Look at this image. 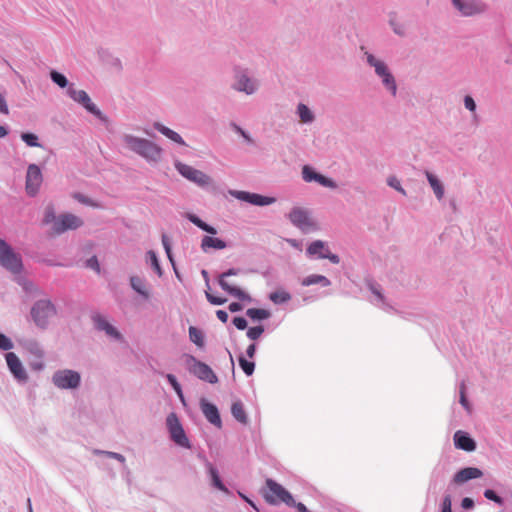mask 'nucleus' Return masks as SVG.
Returning <instances> with one entry per match:
<instances>
[{
    "label": "nucleus",
    "instance_id": "1",
    "mask_svg": "<svg viewBox=\"0 0 512 512\" xmlns=\"http://www.w3.org/2000/svg\"><path fill=\"white\" fill-rule=\"evenodd\" d=\"M121 139L127 149L138 154L147 161L158 162L160 160L162 149L154 142L131 134H123Z\"/></svg>",
    "mask_w": 512,
    "mask_h": 512
},
{
    "label": "nucleus",
    "instance_id": "2",
    "mask_svg": "<svg viewBox=\"0 0 512 512\" xmlns=\"http://www.w3.org/2000/svg\"><path fill=\"white\" fill-rule=\"evenodd\" d=\"M360 49L363 51L364 59L367 65L374 69L375 75L381 80L384 88L388 90L392 96L395 97L397 95L396 79L386 62L367 51L364 46H361Z\"/></svg>",
    "mask_w": 512,
    "mask_h": 512
},
{
    "label": "nucleus",
    "instance_id": "3",
    "mask_svg": "<svg viewBox=\"0 0 512 512\" xmlns=\"http://www.w3.org/2000/svg\"><path fill=\"white\" fill-rule=\"evenodd\" d=\"M174 166L178 173L190 182L195 183L199 188L204 190H222V184L215 181L212 177L205 174L204 172L195 169L194 167L182 163L181 161H175Z\"/></svg>",
    "mask_w": 512,
    "mask_h": 512
},
{
    "label": "nucleus",
    "instance_id": "4",
    "mask_svg": "<svg viewBox=\"0 0 512 512\" xmlns=\"http://www.w3.org/2000/svg\"><path fill=\"white\" fill-rule=\"evenodd\" d=\"M231 88L246 95H253L259 90L260 81L252 76L248 69L237 67L234 69Z\"/></svg>",
    "mask_w": 512,
    "mask_h": 512
},
{
    "label": "nucleus",
    "instance_id": "5",
    "mask_svg": "<svg viewBox=\"0 0 512 512\" xmlns=\"http://www.w3.org/2000/svg\"><path fill=\"white\" fill-rule=\"evenodd\" d=\"M67 95L75 102L83 106L89 113L93 114L103 124H110L109 118L91 101V98L84 90H78L71 84L67 89Z\"/></svg>",
    "mask_w": 512,
    "mask_h": 512
},
{
    "label": "nucleus",
    "instance_id": "6",
    "mask_svg": "<svg viewBox=\"0 0 512 512\" xmlns=\"http://www.w3.org/2000/svg\"><path fill=\"white\" fill-rule=\"evenodd\" d=\"M263 496L269 504L285 503L288 506L295 505L292 495L280 484L272 479L266 480Z\"/></svg>",
    "mask_w": 512,
    "mask_h": 512
},
{
    "label": "nucleus",
    "instance_id": "7",
    "mask_svg": "<svg viewBox=\"0 0 512 512\" xmlns=\"http://www.w3.org/2000/svg\"><path fill=\"white\" fill-rule=\"evenodd\" d=\"M0 265L14 274L22 270L21 256L3 239H0Z\"/></svg>",
    "mask_w": 512,
    "mask_h": 512
},
{
    "label": "nucleus",
    "instance_id": "8",
    "mask_svg": "<svg viewBox=\"0 0 512 512\" xmlns=\"http://www.w3.org/2000/svg\"><path fill=\"white\" fill-rule=\"evenodd\" d=\"M80 381V374L69 369L56 371L52 377L53 384L60 389H76Z\"/></svg>",
    "mask_w": 512,
    "mask_h": 512
},
{
    "label": "nucleus",
    "instance_id": "9",
    "mask_svg": "<svg viewBox=\"0 0 512 512\" xmlns=\"http://www.w3.org/2000/svg\"><path fill=\"white\" fill-rule=\"evenodd\" d=\"M55 314L53 304L48 300H40L34 304L31 309V315L39 327H45L48 320Z\"/></svg>",
    "mask_w": 512,
    "mask_h": 512
},
{
    "label": "nucleus",
    "instance_id": "10",
    "mask_svg": "<svg viewBox=\"0 0 512 512\" xmlns=\"http://www.w3.org/2000/svg\"><path fill=\"white\" fill-rule=\"evenodd\" d=\"M171 439L179 446L190 448L189 440L175 413H170L166 419Z\"/></svg>",
    "mask_w": 512,
    "mask_h": 512
},
{
    "label": "nucleus",
    "instance_id": "11",
    "mask_svg": "<svg viewBox=\"0 0 512 512\" xmlns=\"http://www.w3.org/2000/svg\"><path fill=\"white\" fill-rule=\"evenodd\" d=\"M187 365L189 366L190 372L203 381H207L214 384L218 381L216 374L213 370L205 363L198 361L194 356H187Z\"/></svg>",
    "mask_w": 512,
    "mask_h": 512
},
{
    "label": "nucleus",
    "instance_id": "12",
    "mask_svg": "<svg viewBox=\"0 0 512 512\" xmlns=\"http://www.w3.org/2000/svg\"><path fill=\"white\" fill-rule=\"evenodd\" d=\"M455 9L464 17L481 14L486 11V5L479 0H451Z\"/></svg>",
    "mask_w": 512,
    "mask_h": 512
},
{
    "label": "nucleus",
    "instance_id": "13",
    "mask_svg": "<svg viewBox=\"0 0 512 512\" xmlns=\"http://www.w3.org/2000/svg\"><path fill=\"white\" fill-rule=\"evenodd\" d=\"M83 225V220L70 213L61 214L52 226L55 234L64 233L67 230H75Z\"/></svg>",
    "mask_w": 512,
    "mask_h": 512
},
{
    "label": "nucleus",
    "instance_id": "14",
    "mask_svg": "<svg viewBox=\"0 0 512 512\" xmlns=\"http://www.w3.org/2000/svg\"><path fill=\"white\" fill-rule=\"evenodd\" d=\"M307 253L321 259L327 258L334 264H338L340 261L339 257L335 254H331L326 244L320 240L312 242L307 248Z\"/></svg>",
    "mask_w": 512,
    "mask_h": 512
},
{
    "label": "nucleus",
    "instance_id": "15",
    "mask_svg": "<svg viewBox=\"0 0 512 512\" xmlns=\"http://www.w3.org/2000/svg\"><path fill=\"white\" fill-rule=\"evenodd\" d=\"M42 173L36 164H30L26 173V190L27 192H37L42 183Z\"/></svg>",
    "mask_w": 512,
    "mask_h": 512
},
{
    "label": "nucleus",
    "instance_id": "16",
    "mask_svg": "<svg viewBox=\"0 0 512 512\" xmlns=\"http://www.w3.org/2000/svg\"><path fill=\"white\" fill-rule=\"evenodd\" d=\"M289 218L294 225L298 226L302 230H307L314 227V222L310 218L308 212L302 208H294L290 212Z\"/></svg>",
    "mask_w": 512,
    "mask_h": 512
},
{
    "label": "nucleus",
    "instance_id": "17",
    "mask_svg": "<svg viewBox=\"0 0 512 512\" xmlns=\"http://www.w3.org/2000/svg\"><path fill=\"white\" fill-rule=\"evenodd\" d=\"M5 358L8 368L14 377L19 381H26L28 376L18 356L13 352H8Z\"/></svg>",
    "mask_w": 512,
    "mask_h": 512
},
{
    "label": "nucleus",
    "instance_id": "18",
    "mask_svg": "<svg viewBox=\"0 0 512 512\" xmlns=\"http://www.w3.org/2000/svg\"><path fill=\"white\" fill-rule=\"evenodd\" d=\"M236 272L234 269H230L227 272H224L219 277V285L223 290L236 297L239 300H250V297L240 288L230 285L226 278L230 275H235Z\"/></svg>",
    "mask_w": 512,
    "mask_h": 512
},
{
    "label": "nucleus",
    "instance_id": "19",
    "mask_svg": "<svg viewBox=\"0 0 512 512\" xmlns=\"http://www.w3.org/2000/svg\"><path fill=\"white\" fill-rule=\"evenodd\" d=\"M200 407H201V411L204 414L205 418L211 424L215 425L218 428H221L222 422H221V418H220V414H219L218 408L214 404L209 403L205 399H201Z\"/></svg>",
    "mask_w": 512,
    "mask_h": 512
},
{
    "label": "nucleus",
    "instance_id": "20",
    "mask_svg": "<svg viewBox=\"0 0 512 512\" xmlns=\"http://www.w3.org/2000/svg\"><path fill=\"white\" fill-rule=\"evenodd\" d=\"M483 475L482 471L475 467H467L458 471L453 478L454 483L462 484L468 480L480 478Z\"/></svg>",
    "mask_w": 512,
    "mask_h": 512
},
{
    "label": "nucleus",
    "instance_id": "21",
    "mask_svg": "<svg viewBox=\"0 0 512 512\" xmlns=\"http://www.w3.org/2000/svg\"><path fill=\"white\" fill-rule=\"evenodd\" d=\"M238 199L253 205L265 206L275 202V198L262 194H234Z\"/></svg>",
    "mask_w": 512,
    "mask_h": 512
},
{
    "label": "nucleus",
    "instance_id": "22",
    "mask_svg": "<svg viewBox=\"0 0 512 512\" xmlns=\"http://www.w3.org/2000/svg\"><path fill=\"white\" fill-rule=\"evenodd\" d=\"M93 321L97 329L105 331V333L115 339H120L121 335L117 329L112 326L103 316L97 314L93 316Z\"/></svg>",
    "mask_w": 512,
    "mask_h": 512
},
{
    "label": "nucleus",
    "instance_id": "23",
    "mask_svg": "<svg viewBox=\"0 0 512 512\" xmlns=\"http://www.w3.org/2000/svg\"><path fill=\"white\" fill-rule=\"evenodd\" d=\"M454 442L457 448L462 449L464 451L470 452L474 451L476 448L475 441L462 431H457L454 434Z\"/></svg>",
    "mask_w": 512,
    "mask_h": 512
},
{
    "label": "nucleus",
    "instance_id": "24",
    "mask_svg": "<svg viewBox=\"0 0 512 512\" xmlns=\"http://www.w3.org/2000/svg\"><path fill=\"white\" fill-rule=\"evenodd\" d=\"M153 127L158 132H160L161 134H163L164 136H166L167 138H169L173 142H175V143H177L179 145H182V146H186V142L184 141V139L181 137L180 134H178L177 132L173 131L172 129L164 126L160 122H155L153 124Z\"/></svg>",
    "mask_w": 512,
    "mask_h": 512
},
{
    "label": "nucleus",
    "instance_id": "25",
    "mask_svg": "<svg viewBox=\"0 0 512 512\" xmlns=\"http://www.w3.org/2000/svg\"><path fill=\"white\" fill-rule=\"evenodd\" d=\"M388 24L395 35H397L399 37L407 36V27L404 23L400 22L397 19L396 13L389 14Z\"/></svg>",
    "mask_w": 512,
    "mask_h": 512
},
{
    "label": "nucleus",
    "instance_id": "26",
    "mask_svg": "<svg viewBox=\"0 0 512 512\" xmlns=\"http://www.w3.org/2000/svg\"><path fill=\"white\" fill-rule=\"evenodd\" d=\"M296 113L300 118V121L305 124L312 123L315 120V115L311 109L303 104L299 103L296 108Z\"/></svg>",
    "mask_w": 512,
    "mask_h": 512
},
{
    "label": "nucleus",
    "instance_id": "27",
    "mask_svg": "<svg viewBox=\"0 0 512 512\" xmlns=\"http://www.w3.org/2000/svg\"><path fill=\"white\" fill-rule=\"evenodd\" d=\"M201 247L203 250H207L208 248H214V249L221 250V249L226 248V243L219 238L205 236L202 239Z\"/></svg>",
    "mask_w": 512,
    "mask_h": 512
},
{
    "label": "nucleus",
    "instance_id": "28",
    "mask_svg": "<svg viewBox=\"0 0 512 512\" xmlns=\"http://www.w3.org/2000/svg\"><path fill=\"white\" fill-rule=\"evenodd\" d=\"M233 417L242 424L247 423V415L241 402L233 403L231 407Z\"/></svg>",
    "mask_w": 512,
    "mask_h": 512
},
{
    "label": "nucleus",
    "instance_id": "29",
    "mask_svg": "<svg viewBox=\"0 0 512 512\" xmlns=\"http://www.w3.org/2000/svg\"><path fill=\"white\" fill-rule=\"evenodd\" d=\"M314 284H321L323 286H329L331 284L330 280L322 275H310L306 277L302 281V285L304 286H310Z\"/></svg>",
    "mask_w": 512,
    "mask_h": 512
},
{
    "label": "nucleus",
    "instance_id": "30",
    "mask_svg": "<svg viewBox=\"0 0 512 512\" xmlns=\"http://www.w3.org/2000/svg\"><path fill=\"white\" fill-rule=\"evenodd\" d=\"M130 283H131V286L132 288L139 294H141L142 296H144L145 298H148L149 297V292L147 291L146 287H145V284H144V281L138 277V276H132L130 278Z\"/></svg>",
    "mask_w": 512,
    "mask_h": 512
},
{
    "label": "nucleus",
    "instance_id": "31",
    "mask_svg": "<svg viewBox=\"0 0 512 512\" xmlns=\"http://www.w3.org/2000/svg\"><path fill=\"white\" fill-rule=\"evenodd\" d=\"M425 175L433 192H444V186L436 174L426 171Z\"/></svg>",
    "mask_w": 512,
    "mask_h": 512
},
{
    "label": "nucleus",
    "instance_id": "32",
    "mask_svg": "<svg viewBox=\"0 0 512 512\" xmlns=\"http://www.w3.org/2000/svg\"><path fill=\"white\" fill-rule=\"evenodd\" d=\"M50 79L52 80L53 83L58 85L60 88L68 89V87L71 85V84H69V81L66 78V76L56 70L50 71Z\"/></svg>",
    "mask_w": 512,
    "mask_h": 512
},
{
    "label": "nucleus",
    "instance_id": "33",
    "mask_svg": "<svg viewBox=\"0 0 512 512\" xmlns=\"http://www.w3.org/2000/svg\"><path fill=\"white\" fill-rule=\"evenodd\" d=\"M316 182L319 183L324 188H328V189H332V190L343 189L342 185L338 184L333 179L328 178L320 173L317 177Z\"/></svg>",
    "mask_w": 512,
    "mask_h": 512
},
{
    "label": "nucleus",
    "instance_id": "34",
    "mask_svg": "<svg viewBox=\"0 0 512 512\" xmlns=\"http://www.w3.org/2000/svg\"><path fill=\"white\" fill-rule=\"evenodd\" d=\"M189 338L198 347H203L204 346L203 333L198 328H196L194 326L189 327Z\"/></svg>",
    "mask_w": 512,
    "mask_h": 512
},
{
    "label": "nucleus",
    "instance_id": "35",
    "mask_svg": "<svg viewBox=\"0 0 512 512\" xmlns=\"http://www.w3.org/2000/svg\"><path fill=\"white\" fill-rule=\"evenodd\" d=\"M248 317L253 320H263L270 316V313L265 309L250 308L246 311Z\"/></svg>",
    "mask_w": 512,
    "mask_h": 512
},
{
    "label": "nucleus",
    "instance_id": "36",
    "mask_svg": "<svg viewBox=\"0 0 512 512\" xmlns=\"http://www.w3.org/2000/svg\"><path fill=\"white\" fill-rule=\"evenodd\" d=\"M189 220L195 224L197 227H199L200 229L206 231L207 233H210V234H216L217 231L214 227L206 224L205 222H203L200 218H198L197 216L195 215H189Z\"/></svg>",
    "mask_w": 512,
    "mask_h": 512
},
{
    "label": "nucleus",
    "instance_id": "37",
    "mask_svg": "<svg viewBox=\"0 0 512 512\" xmlns=\"http://www.w3.org/2000/svg\"><path fill=\"white\" fill-rule=\"evenodd\" d=\"M208 469H209V473H210L213 485L217 489L226 492L227 489L224 486V484L221 482L218 471L211 464L208 465Z\"/></svg>",
    "mask_w": 512,
    "mask_h": 512
},
{
    "label": "nucleus",
    "instance_id": "38",
    "mask_svg": "<svg viewBox=\"0 0 512 512\" xmlns=\"http://www.w3.org/2000/svg\"><path fill=\"white\" fill-rule=\"evenodd\" d=\"M319 173L316 172L311 166L305 165L302 168V178L305 182H313L317 180Z\"/></svg>",
    "mask_w": 512,
    "mask_h": 512
},
{
    "label": "nucleus",
    "instance_id": "39",
    "mask_svg": "<svg viewBox=\"0 0 512 512\" xmlns=\"http://www.w3.org/2000/svg\"><path fill=\"white\" fill-rule=\"evenodd\" d=\"M21 139L30 147H41L38 136L34 133L24 132L21 134Z\"/></svg>",
    "mask_w": 512,
    "mask_h": 512
},
{
    "label": "nucleus",
    "instance_id": "40",
    "mask_svg": "<svg viewBox=\"0 0 512 512\" xmlns=\"http://www.w3.org/2000/svg\"><path fill=\"white\" fill-rule=\"evenodd\" d=\"M270 300L274 303L280 304L290 300L291 296L285 291H276L270 294Z\"/></svg>",
    "mask_w": 512,
    "mask_h": 512
},
{
    "label": "nucleus",
    "instance_id": "41",
    "mask_svg": "<svg viewBox=\"0 0 512 512\" xmlns=\"http://www.w3.org/2000/svg\"><path fill=\"white\" fill-rule=\"evenodd\" d=\"M463 101H464L465 108L473 113V119L475 121H477V118H478V116L476 114L477 105H476L475 100L472 98V96L466 95L464 97Z\"/></svg>",
    "mask_w": 512,
    "mask_h": 512
},
{
    "label": "nucleus",
    "instance_id": "42",
    "mask_svg": "<svg viewBox=\"0 0 512 512\" xmlns=\"http://www.w3.org/2000/svg\"><path fill=\"white\" fill-rule=\"evenodd\" d=\"M239 365L247 376H250L254 372L255 364L246 360L244 357H239Z\"/></svg>",
    "mask_w": 512,
    "mask_h": 512
},
{
    "label": "nucleus",
    "instance_id": "43",
    "mask_svg": "<svg viewBox=\"0 0 512 512\" xmlns=\"http://www.w3.org/2000/svg\"><path fill=\"white\" fill-rule=\"evenodd\" d=\"M386 183L390 188L396 190L397 192H405L401 186L400 180L394 175L389 176L386 180Z\"/></svg>",
    "mask_w": 512,
    "mask_h": 512
},
{
    "label": "nucleus",
    "instance_id": "44",
    "mask_svg": "<svg viewBox=\"0 0 512 512\" xmlns=\"http://www.w3.org/2000/svg\"><path fill=\"white\" fill-rule=\"evenodd\" d=\"M75 198L78 202L84 205H88L91 207H100V205L96 201L92 200L87 194H75Z\"/></svg>",
    "mask_w": 512,
    "mask_h": 512
},
{
    "label": "nucleus",
    "instance_id": "45",
    "mask_svg": "<svg viewBox=\"0 0 512 512\" xmlns=\"http://www.w3.org/2000/svg\"><path fill=\"white\" fill-rule=\"evenodd\" d=\"M166 378L169 381V383L171 384V386L173 387V389L175 390V392L177 393V395L183 401L182 389H181V386L178 383L176 377L174 375H172V374H167Z\"/></svg>",
    "mask_w": 512,
    "mask_h": 512
},
{
    "label": "nucleus",
    "instance_id": "46",
    "mask_svg": "<svg viewBox=\"0 0 512 512\" xmlns=\"http://www.w3.org/2000/svg\"><path fill=\"white\" fill-rule=\"evenodd\" d=\"M147 255H148L149 259H150L152 267L157 272V274L159 276H161L162 275V270H161L158 258L156 256V253L154 251L150 250V251H148Z\"/></svg>",
    "mask_w": 512,
    "mask_h": 512
},
{
    "label": "nucleus",
    "instance_id": "47",
    "mask_svg": "<svg viewBox=\"0 0 512 512\" xmlns=\"http://www.w3.org/2000/svg\"><path fill=\"white\" fill-rule=\"evenodd\" d=\"M263 332H264V327L259 325V326L249 328L247 331V336L251 340H256L262 335Z\"/></svg>",
    "mask_w": 512,
    "mask_h": 512
},
{
    "label": "nucleus",
    "instance_id": "48",
    "mask_svg": "<svg viewBox=\"0 0 512 512\" xmlns=\"http://www.w3.org/2000/svg\"><path fill=\"white\" fill-rule=\"evenodd\" d=\"M13 348L12 341L4 334L0 333V349L8 351Z\"/></svg>",
    "mask_w": 512,
    "mask_h": 512
},
{
    "label": "nucleus",
    "instance_id": "49",
    "mask_svg": "<svg viewBox=\"0 0 512 512\" xmlns=\"http://www.w3.org/2000/svg\"><path fill=\"white\" fill-rule=\"evenodd\" d=\"M231 128L236 132L238 133L240 136H242L247 142L249 143H252L253 140L252 138L250 137V135L245 131L243 130L240 126H238L236 123H231Z\"/></svg>",
    "mask_w": 512,
    "mask_h": 512
},
{
    "label": "nucleus",
    "instance_id": "50",
    "mask_svg": "<svg viewBox=\"0 0 512 512\" xmlns=\"http://www.w3.org/2000/svg\"><path fill=\"white\" fill-rule=\"evenodd\" d=\"M206 294V298L207 300L211 303V304H214V305H222L226 302V299L225 298H222V297H216L214 295H212L210 292L206 291L205 292Z\"/></svg>",
    "mask_w": 512,
    "mask_h": 512
},
{
    "label": "nucleus",
    "instance_id": "51",
    "mask_svg": "<svg viewBox=\"0 0 512 512\" xmlns=\"http://www.w3.org/2000/svg\"><path fill=\"white\" fill-rule=\"evenodd\" d=\"M58 217L55 216L53 209L48 208L45 212L44 216V222L49 224L52 223V226L54 225V222L57 220Z\"/></svg>",
    "mask_w": 512,
    "mask_h": 512
},
{
    "label": "nucleus",
    "instance_id": "52",
    "mask_svg": "<svg viewBox=\"0 0 512 512\" xmlns=\"http://www.w3.org/2000/svg\"><path fill=\"white\" fill-rule=\"evenodd\" d=\"M442 512H452V501L450 495H446L443 499Z\"/></svg>",
    "mask_w": 512,
    "mask_h": 512
},
{
    "label": "nucleus",
    "instance_id": "53",
    "mask_svg": "<svg viewBox=\"0 0 512 512\" xmlns=\"http://www.w3.org/2000/svg\"><path fill=\"white\" fill-rule=\"evenodd\" d=\"M484 496L491 501L501 503V498L493 490L487 489L484 492Z\"/></svg>",
    "mask_w": 512,
    "mask_h": 512
},
{
    "label": "nucleus",
    "instance_id": "54",
    "mask_svg": "<svg viewBox=\"0 0 512 512\" xmlns=\"http://www.w3.org/2000/svg\"><path fill=\"white\" fill-rule=\"evenodd\" d=\"M162 244L164 246L168 258L170 259V261H172L170 241L166 235H162Z\"/></svg>",
    "mask_w": 512,
    "mask_h": 512
},
{
    "label": "nucleus",
    "instance_id": "55",
    "mask_svg": "<svg viewBox=\"0 0 512 512\" xmlns=\"http://www.w3.org/2000/svg\"><path fill=\"white\" fill-rule=\"evenodd\" d=\"M233 324L239 330H244L247 327V321L243 317H235L233 319Z\"/></svg>",
    "mask_w": 512,
    "mask_h": 512
},
{
    "label": "nucleus",
    "instance_id": "56",
    "mask_svg": "<svg viewBox=\"0 0 512 512\" xmlns=\"http://www.w3.org/2000/svg\"><path fill=\"white\" fill-rule=\"evenodd\" d=\"M0 113L7 115L9 114V108L6 99L2 93H0Z\"/></svg>",
    "mask_w": 512,
    "mask_h": 512
},
{
    "label": "nucleus",
    "instance_id": "57",
    "mask_svg": "<svg viewBox=\"0 0 512 512\" xmlns=\"http://www.w3.org/2000/svg\"><path fill=\"white\" fill-rule=\"evenodd\" d=\"M460 403L462 404V406L464 408H466L467 410L469 409V404H468V401H467V398L465 395V385L464 384H462L460 387Z\"/></svg>",
    "mask_w": 512,
    "mask_h": 512
},
{
    "label": "nucleus",
    "instance_id": "58",
    "mask_svg": "<svg viewBox=\"0 0 512 512\" xmlns=\"http://www.w3.org/2000/svg\"><path fill=\"white\" fill-rule=\"evenodd\" d=\"M30 366H31V368H32L33 370L40 371V370H42V369L44 368V366H45V365H44V363H43L42 359H39V358H38L37 360L32 361V362H31V364H30Z\"/></svg>",
    "mask_w": 512,
    "mask_h": 512
},
{
    "label": "nucleus",
    "instance_id": "59",
    "mask_svg": "<svg viewBox=\"0 0 512 512\" xmlns=\"http://www.w3.org/2000/svg\"><path fill=\"white\" fill-rule=\"evenodd\" d=\"M87 266L99 272L100 267L96 257H92L87 261Z\"/></svg>",
    "mask_w": 512,
    "mask_h": 512
},
{
    "label": "nucleus",
    "instance_id": "60",
    "mask_svg": "<svg viewBox=\"0 0 512 512\" xmlns=\"http://www.w3.org/2000/svg\"><path fill=\"white\" fill-rule=\"evenodd\" d=\"M461 506L464 509H470L474 506V502L471 498L466 497L462 500Z\"/></svg>",
    "mask_w": 512,
    "mask_h": 512
},
{
    "label": "nucleus",
    "instance_id": "61",
    "mask_svg": "<svg viewBox=\"0 0 512 512\" xmlns=\"http://www.w3.org/2000/svg\"><path fill=\"white\" fill-rule=\"evenodd\" d=\"M216 315H217V318H218L221 322H223V323H226V322H227V320H228V314H227V312H226V311H224V310H218V311L216 312Z\"/></svg>",
    "mask_w": 512,
    "mask_h": 512
},
{
    "label": "nucleus",
    "instance_id": "62",
    "mask_svg": "<svg viewBox=\"0 0 512 512\" xmlns=\"http://www.w3.org/2000/svg\"><path fill=\"white\" fill-rule=\"evenodd\" d=\"M255 352H256V345L255 344H251L248 346L247 350H246V354L249 358H253L254 355H255Z\"/></svg>",
    "mask_w": 512,
    "mask_h": 512
},
{
    "label": "nucleus",
    "instance_id": "63",
    "mask_svg": "<svg viewBox=\"0 0 512 512\" xmlns=\"http://www.w3.org/2000/svg\"><path fill=\"white\" fill-rule=\"evenodd\" d=\"M505 63L508 65H512V45H509L508 47V54L505 59Z\"/></svg>",
    "mask_w": 512,
    "mask_h": 512
},
{
    "label": "nucleus",
    "instance_id": "64",
    "mask_svg": "<svg viewBox=\"0 0 512 512\" xmlns=\"http://www.w3.org/2000/svg\"><path fill=\"white\" fill-rule=\"evenodd\" d=\"M294 507H296L297 509V512H309L308 509L306 508V506L303 504V503H296L295 502V505H293Z\"/></svg>",
    "mask_w": 512,
    "mask_h": 512
}]
</instances>
